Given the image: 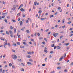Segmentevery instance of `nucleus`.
Masks as SVG:
<instances>
[{
	"mask_svg": "<svg viewBox=\"0 0 73 73\" xmlns=\"http://www.w3.org/2000/svg\"><path fill=\"white\" fill-rule=\"evenodd\" d=\"M53 35L55 37H56V36L58 35V33H53Z\"/></svg>",
	"mask_w": 73,
	"mask_h": 73,
	"instance_id": "nucleus-1",
	"label": "nucleus"
},
{
	"mask_svg": "<svg viewBox=\"0 0 73 73\" xmlns=\"http://www.w3.org/2000/svg\"><path fill=\"white\" fill-rule=\"evenodd\" d=\"M5 44L6 45H8V42H7V40L5 39Z\"/></svg>",
	"mask_w": 73,
	"mask_h": 73,
	"instance_id": "nucleus-2",
	"label": "nucleus"
},
{
	"mask_svg": "<svg viewBox=\"0 0 73 73\" xmlns=\"http://www.w3.org/2000/svg\"><path fill=\"white\" fill-rule=\"evenodd\" d=\"M20 11H22V12H24V11H25V9H23V8H22L21 9Z\"/></svg>",
	"mask_w": 73,
	"mask_h": 73,
	"instance_id": "nucleus-3",
	"label": "nucleus"
},
{
	"mask_svg": "<svg viewBox=\"0 0 73 73\" xmlns=\"http://www.w3.org/2000/svg\"><path fill=\"white\" fill-rule=\"evenodd\" d=\"M63 56H62L60 58V59L59 60V61H62V59L63 58Z\"/></svg>",
	"mask_w": 73,
	"mask_h": 73,
	"instance_id": "nucleus-4",
	"label": "nucleus"
},
{
	"mask_svg": "<svg viewBox=\"0 0 73 73\" xmlns=\"http://www.w3.org/2000/svg\"><path fill=\"white\" fill-rule=\"evenodd\" d=\"M27 64L28 65H33V64L32 63L30 62H27Z\"/></svg>",
	"mask_w": 73,
	"mask_h": 73,
	"instance_id": "nucleus-5",
	"label": "nucleus"
},
{
	"mask_svg": "<svg viewBox=\"0 0 73 73\" xmlns=\"http://www.w3.org/2000/svg\"><path fill=\"white\" fill-rule=\"evenodd\" d=\"M9 33L10 34V35H13V32L12 31L10 30L9 31Z\"/></svg>",
	"mask_w": 73,
	"mask_h": 73,
	"instance_id": "nucleus-6",
	"label": "nucleus"
},
{
	"mask_svg": "<svg viewBox=\"0 0 73 73\" xmlns=\"http://www.w3.org/2000/svg\"><path fill=\"white\" fill-rule=\"evenodd\" d=\"M20 25H23V21H21L19 22Z\"/></svg>",
	"mask_w": 73,
	"mask_h": 73,
	"instance_id": "nucleus-7",
	"label": "nucleus"
},
{
	"mask_svg": "<svg viewBox=\"0 0 73 73\" xmlns=\"http://www.w3.org/2000/svg\"><path fill=\"white\" fill-rule=\"evenodd\" d=\"M57 49H60L61 48V47H60V46H57Z\"/></svg>",
	"mask_w": 73,
	"mask_h": 73,
	"instance_id": "nucleus-8",
	"label": "nucleus"
},
{
	"mask_svg": "<svg viewBox=\"0 0 73 73\" xmlns=\"http://www.w3.org/2000/svg\"><path fill=\"white\" fill-rule=\"evenodd\" d=\"M14 60L15 59H16V58H17V56H16V55H14Z\"/></svg>",
	"mask_w": 73,
	"mask_h": 73,
	"instance_id": "nucleus-9",
	"label": "nucleus"
},
{
	"mask_svg": "<svg viewBox=\"0 0 73 73\" xmlns=\"http://www.w3.org/2000/svg\"><path fill=\"white\" fill-rule=\"evenodd\" d=\"M11 57H12V58H13V59H15V58H14V55H12L11 56Z\"/></svg>",
	"mask_w": 73,
	"mask_h": 73,
	"instance_id": "nucleus-10",
	"label": "nucleus"
},
{
	"mask_svg": "<svg viewBox=\"0 0 73 73\" xmlns=\"http://www.w3.org/2000/svg\"><path fill=\"white\" fill-rule=\"evenodd\" d=\"M27 54H32V52H27Z\"/></svg>",
	"mask_w": 73,
	"mask_h": 73,
	"instance_id": "nucleus-11",
	"label": "nucleus"
},
{
	"mask_svg": "<svg viewBox=\"0 0 73 73\" xmlns=\"http://www.w3.org/2000/svg\"><path fill=\"white\" fill-rule=\"evenodd\" d=\"M27 57H28V58H31V56L29 55H27Z\"/></svg>",
	"mask_w": 73,
	"mask_h": 73,
	"instance_id": "nucleus-12",
	"label": "nucleus"
},
{
	"mask_svg": "<svg viewBox=\"0 0 73 73\" xmlns=\"http://www.w3.org/2000/svg\"><path fill=\"white\" fill-rule=\"evenodd\" d=\"M54 17V16L53 15H51L50 16V18L51 19V17Z\"/></svg>",
	"mask_w": 73,
	"mask_h": 73,
	"instance_id": "nucleus-13",
	"label": "nucleus"
},
{
	"mask_svg": "<svg viewBox=\"0 0 73 73\" xmlns=\"http://www.w3.org/2000/svg\"><path fill=\"white\" fill-rule=\"evenodd\" d=\"M24 47H25V46H20V47L21 48H24Z\"/></svg>",
	"mask_w": 73,
	"mask_h": 73,
	"instance_id": "nucleus-14",
	"label": "nucleus"
},
{
	"mask_svg": "<svg viewBox=\"0 0 73 73\" xmlns=\"http://www.w3.org/2000/svg\"><path fill=\"white\" fill-rule=\"evenodd\" d=\"M51 47H52V48H53L54 46V44H53V45L51 44Z\"/></svg>",
	"mask_w": 73,
	"mask_h": 73,
	"instance_id": "nucleus-15",
	"label": "nucleus"
},
{
	"mask_svg": "<svg viewBox=\"0 0 73 73\" xmlns=\"http://www.w3.org/2000/svg\"><path fill=\"white\" fill-rule=\"evenodd\" d=\"M44 60H45V62H46V61H47V60H48V59H47V58H46H46H45Z\"/></svg>",
	"mask_w": 73,
	"mask_h": 73,
	"instance_id": "nucleus-16",
	"label": "nucleus"
},
{
	"mask_svg": "<svg viewBox=\"0 0 73 73\" xmlns=\"http://www.w3.org/2000/svg\"><path fill=\"white\" fill-rule=\"evenodd\" d=\"M37 1L35 2H34V4L35 5H36V4H37Z\"/></svg>",
	"mask_w": 73,
	"mask_h": 73,
	"instance_id": "nucleus-17",
	"label": "nucleus"
},
{
	"mask_svg": "<svg viewBox=\"0 0 73 73\" xmlns=\"http://www.w3.org/2000/svg\"><path fill=\"white\" fill-rule=\"evenodd\" d=\"M13 8L14 10H15L16 9V6L15 5H13Z\"/></svg>",
	"mask_w": 73,
	"mask_h": 73,
	"instance_id": "nucleus-18",
	"label": "nucleus"
},
{
	"mask_svg": "<svg viewBox=\"0 0 73 73\" xmlns=\"http://www.w3.org/2000/svg\"><path fill=\"white\" fill-rule=\"evenodd\" d=\"M1 40H3V41H4V39L3 38V37L1 38Z\"/></svg>",
	"mask_w": 73,
	"mask_h": 73,
	"instance_id": "nucleus-19",
	"label": "nucleus"
},
{
	"mask_svg": "<svg viewBox=\"0 0 73 73\" xmlns=\"http://www.w3.org/2000/svg\"><path fill=\"white\" fill-rule=\"evenodd\" d=\"M21 71H23V72H24V68H21Z\"/></svg>",
	"mask_w": 73,
	"mask_h": 73,
	"instance_id": "nucleus-20",
	"label": "nucleus"
},
{
	"mask_svg": "<svg viewBox=\"0 0 73 73\" xmlns=\"http://www.w3.org/2000/svg\"><path fill=\"white\" fill-rule=\"evenodd\" d=\"M5 23H8V22L7 21V20L6 19H5Z\"/></svg>",
	"mask_w": 73,
	"mask_h": 73,
	"instance_id": "nucleus-21",
	"label": "nucleus"
},
{
	"mask_svg": "<svg viewBox=\"0 0 73 73\" xmlns=\"http://www.w3.org/2000/svg\"><path fill=\"white\" fill-rule=\"evenodd\" d=\"M34 36H36V35H37V33H34Z\"/></svg>",
	"mask_w": 73,
	"mask_h": 73,
	"instance_id": "nucleus-22",
	"label": "nucleus"
},
{
	"mask_svg": "<svg viewBox=\"0 0 73 73\" xmlns=\"http://www.w3.org/2000/svg\"><path fill=\"white\" fill-rule=\"evenodd\" d=\"M6 33L7 35H9V32H8L7 31H6Z\"/></svg>",
	"mask_w": 73,
	"mask_h": 73,
	"instance_id": "nucleus-23",
	"label": "nucleus"
},
{
	"mask_svg": "<svg viewBox=\"0 0 73 73\" xmlns=\"http://www.w3.org/2000/svg\"><path fill=\"white\" fill-rule=\"evenodd\" d=\"M40 20H45V19L44 18H40Z\"/></svg>",
	"mask_w": 73,
	"mask_h": 73,
	"instance_id": "nucleus-24",
	"label": "nucleus"
},
{
	"mask_svg": "<svg viewBox=\"0 0 73 73\" xmlns=\"http://www.w3.org/2000/svg\"><path fill=\"white\" fill-rule=\"evenodd\" d=\"M17 45H20V43L19 42H17Z\"/></svg>",
	"mask_w": 73,
	"mask_h": 73,
	"instance_id": "nucleus-25",
	"label": "nucleus"
},
{
	"mask_svg": "<svg viewBox=\"0 0 73 73\" xmlns=\"http://www.w3.org/2000/svg\"><path fill=\"white\" fill-rule=\"evenodd\" d=\"M14 33H15L16 32V29L15 28L14 29Z\"/></svg>",
	"mask_w": 73,
	"mask_h": 73,
	"instance_id": "nucleus-26",
	"label": "nucleus"
},
{
	"mask_svg": "<svg viewBox=\"0 0 73 73\" xmlns=\"http://www.w3.org/2000/svg\"><path fill=\"white\" fill-rule=\"evenodd\" d=\"M49 31V29H47L45 31V32H48V31Z\"/></svg>",
	"mask_w": 73,
	"mask_h": 73,
	"instance_id": "nucleus-27",
	"label": "nucleus"
},
{
	"mask_svg": "<svg viewBox=\"0 0 73 73\" xmlns=\"http://www.w3.org/2000/svg\"><path fill=\"white\" fill-rule=\"evenodd\" d=\"M29 61H31V62H33V60L31 59H29Z\"/></svg>",
	"mask_w": 73,
	"mask_h": 73,
	"instance_id": "nucleus-28",
	"label": "nucleus"
},
{
	"mask_svg": "<svg viewBox=\"0 0 73 73\" xmlns=\"http://www.w3.org/2000/svg\"><path fill=\"white\" fill-rule=\"evenodd\" d=\"M39 40H42V39H43V38H42V37H40L39 38Z\"/></svg>",
	"mask_w": 73,
	"mask_h": 73,
	"instance_id": "nucleus-29",
	"label": "nucleus"
},
{
	"mask_svg": "<svg viewBox=\"0 0 73 73\" xmlns=\"http://www.w3.org/2000/svg\"><path fill=\"white\" fill-rule=\"evenodd\" d=\"M10 28L11 29H13V27L12 26H10Z\"/></svg>",
	"mask_w": 73,
	"mask_h": 73,
	"instance_id": "nucleus-30",
	"label": "nucleus"
},
{
	"mask_svg": "<svg viewBox=\"0 0 73 73\" xmlns=\"http://www.w3.org/2000/svg\"><path fill=\"white\" fill-rule=\"evenodd\" d=\"M12 21H13V22H14V23H15L16 22V21L15 20H14V19H12Z\"/></svg>",
	"mask_w": 73,
	"mask_h": 73,
	"instance_id": "nucleus-31",
	"label": "nucleus"
},
{
	"mask_svg": "<svg viewBox=\"0 0 73 73\" xmlns=\"http://www.w3.org/2000/svg\"><path fill=\"white\" fill-rule=\"evenodd\" d=\"M37 35V36H40V34L39 33H38Z\"/></svg>",
	"mask_w": 73,
	"mask_h": 73,
	"instance_id": "nucleus-32",
	"label": "nucleus"
},
{
	"mask_svg": "<svg viewBox=\"0 0 73 73\" xmlns=\"http://www.w3.org/2000/svg\"><path fill=\"white\" fill-rule=\"evenodd\" d=\"M4 47L5 48H7V47L6 46V45H5V44L3 45Z\"/></svg>",
	"mask_w": 73,
	"mask_h": 73,
	"instance_id": "nucleus-33",
	"label": "nucleus"
},
{
	"mask_svg": "<svg viewBox=\"0 0 73 73\" xmlns=\"http://www.w3.org/2000/svg\"><path fill=\"white\" fill-rule=\"evenodd\" d=\"M23 44L24 45H26V44H27V43L25 42H23Z\"/></svg>",
	"mask_w": 73,
	"mask_h": 73,
	"instance_id": "nucleus-34",
	"label": "nucleus"
},
{
	"mask_svg": "<svg viewBox=\"0 0 73 73\" xmlns=\"http://www.w3.org/2000/svg\"><path fill=\"white\" fill-rule=\"evenodd\" d=\"M12 68H13V69L15 68V66L13 65L12 66Z\"/></svg>",
	"mask_w": 73,
	"mask_h": 73,
	"instance_id": "nucleus-35",
	"label": "nucleus"
},
{
	"mask_svg": "<svg viewBox=\"0 0 73 73\" xmlns=\"http://www.w3.org/2000/svg\"><path fill=\"white\" fill-rule=\"evenodd\" d=\"M69 43H66V46H68V45H69Z\"/></svg>",
	"mask_w": 73,
	"mask_h": 73,
	"instance_id": "nucleus-36",
	"label": "nucleus"
},
{
	"mask_svg": "<svg viewBox=\"0 0 73 73\" xmlns=\"http://www.w3.org/2000/svg\"><path fill=\"white\" fill-rule=\"evenodd\" d=\"M61 68V67H57V69H60Z\"/></svg>",
	"mask_w": 73,
	"mask_h": 73,
	"instance_id": "nucleus-37",
	"label": "nucleus"
},
{
	"mask_svg": "<svg viewBox=\"0 0 73 73\" xmlns=\"http://www.w3.org/2000/svg\"><path fill=\"white\" fill-rule=\"evenodd\" d=\"M72 23V22H71V21H69V22H68V24H70V23Z\"/></svg>",
	"mask_w": 73,
	"mask_h": 73,
	"instance_id": "nucleus-38",
	"label": "nucleus"
},
{
	"mask_svg": "<svg viewBox=\"0 0 73 73\" xmlns=\"http://www.w3.org/2000/svg\"><path fill=\"white\" fill-rule=\"evenodd\" d=\"M18 61H20V62H21V60L20 59H18Z\"/></svg>",
	"mask_w": 73,
	"mask_h": 73,
	"instance_id": "nucleus-39",
	"label": "nucleus"
},
{
	"mask_svg": "<svg viewBox=\"0 0 73 73\" xmlns=\"http://www.w3.org/2000/svg\"><path fill=\"white\" fill-rule=\"evenodd\" d=\"M70 65L71 66L73 65V62H71V64H70Z\"/></svg>",
	"mask_w": 73,
	"mask_h": 73,
	"instance_id": "nucleus-40",
	"label": "nucleus"
},
{
	"mask_svg": "<svg viewBox=\"0 0 73 73\" xmlns=\"http://www.w3.org/2000/svg\"><path fill=\"white\" fill-rule=\"evenodd\" d=\"M24 29H25V27H24V28L21 29V31H23L24 30Z\"/></svg>",
	"mask_w": 73,
	"mask_h": 73,
	"instance_id": "nucleus-41",
	"label": "nucleus"
},
{
	"mask_svg": "<svg viewBox=\"0 0 73 73\" xmlns=\"http://www.w3.org/2000/svg\"><path fill=\"white\" fill-rule=\"evenodd\" d=\"M26 32H27V33H29V31L28 30H27Z\"/></svg>",
	"mask_w": 73,
	"mask_h": 73,
	"instance_id": "nucleus-42",
	"label": "nucleus"
},
{
	"mask_svg": "<svg viewBox=\"0 0 73 73\" xmlns=\"http://www.w3.org/2000/svg\"><path fill=\"white\" fill-rule=\"evenodd\" d=\"M50 53L51 54H52V53H53L54 52L53 51H52L50 52Z\"/></svg>",
	"mask_w": 73,
	"mask_h": 73,
	"instance_id": "nucleus-43",
	"label": "nucleus"
},
{
	"mask_svg": "<svg viewBox=\"0 0 73 73\" xmlns=\"http://www.w3.org/2000/svg\"><path fill=\"white\" fill-rule=\"evenodd\" d=\"M18 21H20V18H19L18 19Z\"/></svg>",
	"mask_w": 73,
	"mask_h": 73,
	"instance_id": "nucleus-44",
	"label": "nucleus"
},
{
	"mask_svg": "<svg viewBox=\"0 0 73 73\" xmlns=\"http://www.w3.org/2000/svg\"><path fill=\"white\" fill-rule=\"evenodd\" d=\"M9 66H12V64L11 63L9 64Z\"/></svg>",
	"mask_w": 73,
	"mask_h": 73,
	"instance_id": "nucleus-45",
	"label": "nucleus"
},
{
	"mask_svg": "<svg viewBox=\"0 0 73 73\" xmlns=\"http://www.w3.org/2000/svg\"><path fill=\"white\" fill-rule=\"evenodd\" d=\"M65 27V25H64V26H62V28H64Z\"/></svg>",
	"mask_w": 73,
	"mask_h": 73,
	"instance_id": "nucleus-46",
	"label": "nucleus"
},
{
	"mask_svg": "<svg viewBox=\"0 0 73 73\" xmlns=\"http://www.w3.org/2000/svg\"><path fill=\"white\" fill-rule=\"evenodd\" d=\"M13 45H14V46H16V43H14Z\"/></svg>",
	"mask_w": 73,
	"mask_h": 73,
	"instance_id": "nucleus-47",
	"label": "nucleus"
},
{
	"mask_svg": "<svg viewBox=\"0 0 73 73\" xmlns=\"http://www.w3.org/2000/svg\"><path fill=\"white\" fill-rule=\"evenodd\" d=\"M57 48V46H55L54 48V49H56V48Z\"/></svg>",
	"mask_w": 73,
	"mask_h": 73,
	"instance_id": "nucleus-48",
	"label": "nucleus"
},
{
	"mask_svg": "<svg viewBox=\"0 0 73 73\" xmlns=\"http://www.w3.org/2000/svg\"><path fill=\"white\" fill-rule=\"evenodd\" d=\"M62 37H63V36H62V35L60 37V39H61L62 38Z\"/></svg>",
	"mask_w": 73,
	"mask_h": 73,
	"instance_id": "nucleus-49",
	"label": "nucleus"
},
{
	"mask_svg": "<svg viewBox=\"0 0 73 73\" xmlns=\"http://www.w3.org/2000/svg\"><path fill=\"white\" fill-rule=\"evenodd\" d=\"M2 72V68H1L0 70V72L1 73Z\"/></svg>",
	"mask_w": 73,
	"mask_h": 73,
	"instance_id": "nucleus-50",
	"label": "nucleus"
},
{
	"mask_svg": "<svg viewBox=\"0 0 73 73\" xmlns=\"http://www.w3.org/2000/svg\"><path fill=\"white\" fill-rule=\"evenodd\" d=\"M72 29H73L72 28H71L69 29V31H72Z\"/></svg>",
	"mask_w": 73,
	"mask_h": 73,
	"instance_id": "nucleus-51",
	"label": "nucleus"
},
{
	"mask_svg": "<svg viewBox=\"0 0 73 73\" xmlns=\"http://www.w3.org/2000/svg\"><path fill=\"white\" fill-rule=\"evenodd\" d=\"M8 45H9V46H11V44L9 43H8Z\"/></svg>",
	"mask_w": 73,
	"mask_h": 73,
	"instance_id": "nucleus-52",
	"label": "nucleus"
},
{
	"mask_svg": "<svg viewBox=\"0 0 73 73\" xmlns=\"http://www.w3.org/2000/svg\"><path fill=\"white\" fill-rule=\"evenodd\" d=\"M3 33V32H4V31H3V30H1L0 31V33Z\"/></svg>",
	"mask_w": 73,
	"mask_h": 73,
	"instance_id": "nucleus-53",
	"label": "nucleus"
},
{
	"mask_svg": "<svg viewBox=\"0 0 73 73\" xmlns=\"http://www.w3.org/2000/svg\"><path fill=\"white\" fill-rule=\"evenodd\" d=\"M44 51L45 52H46V53H47V50H44Z\"/></svg>",
	"mask_w": 73,
	"mask_h": 73,
	"instance_id": "nucleus-54",
	"label": "nucleus"
},
{
	"mask_svg": "<svg viewBox=\"0 0 73 73\" xmlns=\"http://www.w3.org/2000/svg\"><path fill=\"white\" fill-rule=\"evenodd\" d=\"M58 10H60V9H61V7H59L58 8Z\"/></svg>",
	"mask_w": 73,
	"mask_h": 73,
	"instance_id": "nucleus-55",
	"label": "nucleus"
},
{
	"mask_svg": "<svg viewBox=\"0 0 73 73\" xmlns=\"http://www.w3.org/2000/svg\"><path fill=\"white\" fill-rule=\"evenodd\" d=\"M10 35L11 37H13V34H11V35Z\"/></svg>",
	"mask_w": 73,
	"mask_h": 73,
	"instance_id": "nucleus-56",
	"label": "nucleus"
},
{
	"mask_svg": "<svg viewBox=\"0 0 73 73\" xmlns=\"http://www.w3.org/2000/svg\"><path fill=\"white\" fill-rule=\"evenodd\" d=\"M12 51L13 52H14V53H15V50H14L13 49L12 50Z\"/></svg>",
	"mask_w": 73,
	"mask_h": 73,
	"instance_id": "nucleus-57",
	"label": "nucleus"
},
{
	"mask_svg": "<svg viewBox=\"0 0 73 73\" xmlns=\"http://www.w3.org/2000/svg\"><path fill=\"white\" fill-rule=\"evenodd\" d=\"M41 10H40L39 11L38 13H40V14H41Z\"/></svg>",
	"mask_w": 73,
	"mask_h": 73,
	"instance_id": "nucleus-58",
	"label": "nucleus"
},
{
	"mask_svg": "<svg viewBox=\"0 0 73 73\" xmlns=\"http://www.w3.org/2000/svg\"><path fill=\"white\" fill-rule=\"evenodd\" d=\"M42 44H45V42H42Z\"/></svg>",
	"mask_w": 73,
	"mask_h": 73,
	"instance_id": "nucleus-59",
	"label": "nucleus"
},
{
	"mask_svg": "<svg viewBox=\"0 0 73 73\" xmlns=\"http://www.w3.org/2000/svg\"><path fill=\"white\" fill-rule=\"evenodd\" d=\"M22 16H23V17H25V14H22Z\"/></svg>",
	"mask_w": 73,
	"mask_h": 73,
	"instance_id": "nucleus-60",
	"label": "nucleus"
},
{
	"mask_svg": "<svg viewBox=\"0 0 73 73\" xmlns=\"http://www.w3.org/2000/svg\"><path fill=\"white\" fill-rule=\"evenodd\" d=\"M42 66H45V64H42Z\"/></svg>",
	"mask_w": 73,
	"mask_h": 73,
	"instance_id": "nucleus-61",
	"label": "nucleus"
},
{
	"mask_svg": "<svg viewBox=\"0 0 73 73\" xmlns=\"http://www.w3.org/2000/svg\"><path fill=\"white\" fill-rule=\"evenodd\" d=\"M26 23H28V22H29L28 20H26Z\"/></svg>",
	"mask_w": 73,
	"mask_h": 73,
	"instance_id": "nucleus-62",
	"label": "nucleus"
},
{
	"mask_svg": "<svg viewBox=\"0 0 73 73\" xmlns=\"http://www.w3.org/2000/svg\"><path fill=\"white\" fill-rule=\"evenodd\" d=\"M64 72H68V70H66V69H65L64 70Z\"/></svg>",
	"mask_w": 73,
	"mask_h": 73,
	"instance_id": "nucleus-63",
	"label": "nucleus"
},
{
	"mask_svg": "<svg viewBox=\"0 0 73 73\" xmlns=\"http://www.w3.org/2000/svg\"><path fill=\"white\" fill-rule=\"evenodd\" d=\"M31 41H34V39H31Z\"/></svg>",
	"mask_w": 73,
	"mask_h": 73,
	"instance_id": "nucleus-64",
	"label": "nucleus"
}]
</instances>
